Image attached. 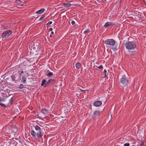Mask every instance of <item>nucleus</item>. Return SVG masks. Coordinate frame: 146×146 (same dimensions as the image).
Listing matches in <instances>:
<instances>
[{
	"label": "nucleus",
	"instance_id": "29",
	"mask_svg": "<svg viewBox=\"0 0 146 146\" xmlns=\"http://www.w3.org/2000/svg\"><path fill=\"white\" fill-rule=\"evenodd\" d=\"M52 21H50V22H49L48 23H47V25H50L51 24H52Z\"/></svg>",
	"mask_w": 146,
	"mask_h": 146
},
{
	"label": "nucleus",
	"instance_id": "9",
	"mask_svg": "<svg viewBox=\"0 0 146 146\" xmlns=\"http://www.w3.org/2000/svg\"><path fill=\"white\" fill-rule=\"evenodd\" d=\"M18 75L17 74H15L11 76V78L13 80L15 81H17L18 80Z\"/></svg>",
	"mask_w": 146,
	"mask_h": 146
},
{
	"label": "nucleus",
	"instance_id": "35",
	"mask_svg": "<svg viewBox=\"0 0 146 146\" xmlns=\"http://www.w3.org/2000/svg\"><path fill=\"white\" fill-rule=\"evenodd\" d=\"M51 34L52 35L53 34H54V32H52V31L51 32Z\"/></svg>",
	"mask_w": 146,
	"mask_h": 146
},
{
	"label": "nucleus",
	"instance_id": "2",
	"mask_svg": "<svg viewBox=\"0 0 146 146\" xmlns=\"http://www.w3.org/2000/svg\"><path fill=\"white\" fill-rule=\"evenodd\" d=\"M128 81L127 77L125 75L122 76L120 81L119 83L123 87H126L128 84Z\"/></svg>",
	"mask_w": 146,
	"mask_h": 146
},
{
	"label": "nucleus",
	"instance_id": "15",
	"mask_svg": "<svg viewBox=\"0 0 146 146\" xmlns=\"http://www.w3.org/2000/svg\"><path fill=\"white\" fill-rule=\"evenodd\" d=\"M15 3L18 5H21V2L19 0H16L15 1Z\"/></svg>",
	"mask_w": 146,
	"mask_h": 146
},
{
	"label": "nucleus",
	"instance_id": "12",
	"mask_svg": "<svg viewBox=\"0 0 146 146\" xmlns=\"http://www.w3.org/2000/svg\"><path fill=\"white\" fill-rule=\"evenodd\" d=\"M44 11V9H41L40 10L37 11L36 12V13L40 14L42 13Z\"/></svg>",
	"mask_w": 146,
	"mask_h": 146
},
{
	"label": "nucleus",
	"instance_id": "21",
	"mask_svg": "<svg viewBox=\"0 0 146 146\" xmlns=\"http://www.w3.org/2000/svg\"><path fill=\"white\" fill-rule=\"evenodd\" d=\"M45 16L44 15H42L40 18V20H44V18L45 17Z\"/></svg>",
	"mask_w": 146,
	"mask_h": 146
},
{
	"label": "nucleus",
	"instance_id": "36",
	"mask_svg": "<svg viewBox=\"0 0 146 146\" xmlns=\"http://www.w3.org/2000/svg\"><path fill=\"white\" fill-rule=\"evenodd\" d=\"M102 1H106V0H102Z\"/></svg>",
	"mask_w": 146,
	"mask_h": 146
},
{
	"label": "nucleus",
	"instance_id": "14",
	"mask_svg": "<svg viewBox=\"0 0 146 146\" xmlns=\"http://www.w3.org/2000/svg\"><path fill=\"white\" fill-rule=\"evenodd\" d=\"M81 66V64L79 63H77L75 65V67L77 68H79Z\"/></svg>",
	"mask_w": 146,
	"mask_h": 146
},
{
	"label": "nucleus",
	"instance_id": "26",
	"mask_svg": "<svg viewBox=\"0 0 146 146\" xmlns=\"http://www.w3.org/2000/svg\"><path fill=\"white\" fill-rule=\"evenodd\" d=\"M112 49L114 51H116L117 50V47L116 46L113 47V48H112Z\"/></svg>",
	"mask_w": 146,
	"mask_h": 146
},
{
	"label": "nucleus",
	"instance_id": "4",
	"mask_svg": "<svg viewBox=\"0 0 146 146\" xmlns=\"http://www.w3.org/2000/svg\"><path fill=\"white\" fill-rule=\"evenodd\" d=\"M105 42L106 44L109 45L111 46H115V42L113 39H110L106 40Z\"/></svg>",
	"mask_w": 146,
	"mask_h": 146
},
{
	"label": "nucleus",
	"instance_id": "13",
	"mask_svg": "<svg viewBox=\"0 0 146 146\" xmlns=\"http://www.w3.org/2000/svg\"><path fill=\"white\" fill-rule=\"evenodd\" d=\"M42 113L44 114H46L48 112L47 110L45 108L43 109L42 110Z\"/></svg>",
	"mask_w": 146,
	"mask_h": 146
},
{
	"label": "nucleus",
	"instance_id": "32",
	"mask_svg": "<svg viewBox=\"0 0 146 146\" xmlns=\"http://www.w3.org/2000/svg\"><path fill=\"white\" fill-rule=\"evenodd\" d=\"M52 30H53V29H52V28H50L49 29V30L50 31H52Z\"/></svg>",
	"mask_w": 146,
	"mask_h": 146
},
{
	"label": "nucleus",
	"instance_id": "25",
	"mask_svg": "<svg viewBox=\"0 0 146 146\" xmlns=\"http://www.w3.org/2000/svg\"><path fill=\"white\" fill-rule=\"evenodd\" d=\"M5 101V99L4 98H1L0 99V102H2L4 101Z\"/></svg>",
	"mask_w": 146,
	"mask_h": 146
},
{
	"label": "nucleus",
	"instance_id": "34",
	"mask_svg": "<svg viewBox=\"0 0 146 146\" xmlns=\"http://www.w3.org/2000/svg\"><path fill=\"white\" fill-rule=\"evenodd\" d=\"M106 76H107V74H105V75H104V78H105V77H106Z\"/></svg>",
	"mask_w": 146,
	"mask_h": 146
},
{
	"label": "nucleus",
	"instance_id": "27",
	"mask_svg": "<svg viewBox=\"0 0 146 146\" xmlns=\"http://www.w3.org/2000/svg\"><path fill=\"white\" fill-rule=\"evenodd\" d=\"M129 143H126L124 144V146H129Z\"/></svg>",
	"mask_w": 146,
	"mask_h": 146
},
{
	"label": "nucleus",
	"instance_id": "40",
	"mask_svg": "<svg viewBox=\"0 0 146 146\" xmlns=\"http://www.w3.org/2000/svg\"><path fill=\"white\" fill-rule=\"evenodd\" d=\"M132 146H134V145H133Z\"/></svg>",
	"mask_w": 146,
	"mask_h": 146
},
{
	"label": "nucleus",
	"instance_id": "18",
	"mask_svg": "<svg viewBox=\"0 0 146 146\" xmlns=\"http://www.w3.org/2000/svg\"><path fill=\"white\" fill-rule=\"evenodd\" d=\"M26 78H25V77L23 76L22 78V80H21V82H22L24 83L26 82Z\"/></svg>",
	"mask_w": 146,
	"mask_h": 146
},
{
	"label": "nucleus",
	"instance_id": "38",
	"mask_svg": "<svg viewBox=\"0 0 146 146\" xmlns=\"http://www.w3.org/2000/svg\"><path fill=\"white\" fill-rule=\"evenodd\" d=\"M1 82H0V85H1Z\"/></svg>",
	"mask_w": 146,
	"mask_h": 146
},
{
	"label": "nucleus",
	"instance_id": "11",
	"mask_svg": "<svg viewBox=\"0 0 146 146\" xmlns=\"http://www.w3.org/2000/svg\"><path fill=\"white\" fill-rule=\"evenodd\" d=\"M63 5L64 7L67 8L70 7L72 4L70 3V1H69L68 3H64Z\"/></svg>",
	"mask_w": 146,
	"mask_h": 146
},
{
	"label": "nucleus",
	"instance_id": "30",
	"mask_svg": "<svg viewBox=\"0 0 146 146\" xmlns=\"http://www.w3.org/2000/svg\"><path fill=\"white\" fill-rule=\"evenodd\" d=\"M71 23L72 25H74L75 24V22L74 21H72Z\"/></svg>",
	"mask_w": 146,
	"mask_h": 146
},
{
	"label": "nucleus",
	"instance_id": "28",
	"mask_svg": "<svg viewBox=\"0 0 146 146\" xmlns=\"http://www.w3.org/2000/svg\"><path fill=\"white\" fill-rule=\"evenodd\" d=\"M144 144V142L142 141L141 142V143L140 144V146H143Z\"/></svg>",
	"mask_w": 146,
	"mask_h": 146
},
{
	"label": "nucleus",
	"instance_id": "7",
	"mask_svg": "<svg viewBox=\"0 0 146 146\" xmlns=\"http://www.w3.org/2000/svg\"><path fill=\"white\" fill-rule=\"evenodd\" d=\"M102 102L100 101H97L94 103V105L96 107H99L101 105Z\"/></svg>",
	"mask_w": 146,
	"mask_h": 146
},
{
	"label": "nucleus",
	"instance_id": "1",
	"mask_svg": "<svg viewBox=\"0 0 146 146\" xmlns=\"http://www.w3.org/2000/svg\"><path fill=\"white\" fill-rule=\"evenodd\" d=\"M35 127L36 132L32 130L31 131V135L34 139H36L41 137L42 131L38 125L35 126Z\"/></svg>",
	"mask_w": 146,
	"mask_h": 146
},
{
	"label": "nucleus",
	"instance_id": "37",
	"mask_svg": "<svg viewBox=\"0 0 146 146\" xmlns=\"http://www.w3.org/2000/svg\"><path fill=\"white\" fill-rule=\"evenodd\" d=\"M77 5H76V4H75V5H73L74 6H76Z\"/></svg>",
	"mask_w": 146,
	"mask_h": 146
},
{
	"label": "nucleus",
	"instance_id": "23",
	"mask_svg": "<svg viewBox=\"0 0 146 146\" xmlns=\"http://www.w3.org/2000/svg\"><path fill=\"white\" fill-rule=\"evenodd\" d=\"M13 97L11 98L10 100V102H9V103H10L11 104H12V103H13Z\"/></svg>",
	"mask_w": 146,
	"mask_h": 146
},
{
	"label": "nucleus",
	"instance_id": "31",
	"mask_svg": "<svg viewBox=\"0 0 146 146\" xmlns=\"http://www.w3.org/2000/svg\"><path fill=\"white\" fill-rule=\"evenodd\" d=\"M104 75H105V74H106L107 71L106 70H104Z\"/></svg>",
	"mask_w": 146,
	"mask_h": 146
},
{
	"label": "nucleus",
	"instance_id": "10",
	"mask_svg": "<svg viewBox=\"0 0 146 146\" xmlns=\"http://www.w3.org/2000/svg\"><path fill=\"white\" fill-rule=\"evenodd\" d=\"M55 80L52 79H51L50 80H48V81L46 83V84L45 85V87H46V85L47 84H48L50 83H51L53 84H54L55 82Z\"/></svg>",
	"mask_w": 146,
	"mask_h": 146
},
{
	"label": "nucleus",
	"instance_id": "20",
	"mask_svg": "<svg viewBox=\"0 0 146 146\" xmlns=\"http://www.w3.org/2000/svg\"><path fill=\"white\" fill-rule=\"evenodd\" d=\"M52 75H53L52 73L51 72H49V73H48L46 74V75L48 76H51Z\"/></svg>",
	"mask_w": 146,
	"mask_h": 146
},
{
	"label": "nucleus",
	"instance_id": "22",
	"mask_svg": "<svg viewBox=\"0 0 146 146\" xmlns=\"http://www.w3.org/2000/svg\"><path fill=\"white\" fill-rule=\"evenodd\" d=\"M0 105L1 106H2V107H3L4 108H5L6 107V106L5 104H2V103H0Z\"/></svg>",
	"mask_w": 146,
	"mask_h": 146
},
{
	"label": "nucleus",
	"instance_id": "3",
	"mask_svg": "<svg viewBox=\"0 0 146 146\" xmlns=\"http://www.w3.org/2000/svg\"><path fill=\"white\" fill-rule=\"evenodd\" d=\"M125 46L127 49L133 50L135 48L136 45L133 41H129L125 44Z\"/></svg>",
	"mask_w": 146,
	"mask_h": 146
},
{
	"label": "nucleus",
	"instance_id": "5",
	"mask_svg": "<svg viewBox=\"0 0 146 146\" xmlns=\"http://www.w3.org/2000/svg\"><path fill=\"white\" fill-rule=\"evenodd\" d=\"M12 33V31L10 30L4 31L2 34V38H7L9 37Z\"/></svg>",
	"mask_w": 146,
	"mask_h": 146
},
{
	"label": "nucleus",
	"instance_id": "8",
	"mask_svg": "<svg viewBox=\"0 0 146 146\" xmlns=\"http://www.w3.org/2000/svg\"><path fill=\"white\" fill-rule=\"evenodd\" d=\"M115 25L114 23L111 22H107L104 25V27H109L111 26L112 25Z\"/></svg>",
	"mask_w": 146,
	"mask_h": 146
},
{
	"label": "nucleus",
	"instance_id": "24",
	"mask_svg": "<svg viewBox=\"0 0 146 146\" xmlns=\"http://www.w3.org/2000/svg\"><path fill=\"white\" fill-rule=\"evenodd\" d=\"M96 67L99 69H101L103 68V66L102 65H101L99 66H96Z\"/></svg>",
	"mask_w": 146,
	"mask_h": 146
},
{
	"label": "nucleus",
	"instance_id": "16",
	"mask_svg": "<svg viewBox=\"0 0 146 146\" xmlns=\"http://www.w3.org/2000/svg\"><path fill=\"white\" fill-rule=\"evenodd\" d=\"M46 80L45 79H43V80H42V83H41V86H45L44 85V84H46Z\"/></svg>",
	"mask_w": 146,
	"mask_h": 146
},
{
	"label": "nucleus",
	"instance_id": "39",
	"mask_svg": "<svg viewBox=\"0 0 146 146\" xmlns=\"http://www.w3.org/2000/svg\"><path fill=\"white\" fill-rule=\"evenodd\" d=\"M51 36H52V35H50V37H51Z\"/></svg>",
	"mask_w": 146,
	"mask_h": 146
},
{
	"label": "nucleus",
	"instance_id": "6",
	"mask_svg": "<svg viewBox=\"0 0 146 146\" xmlns=\"http://www.w3.org/2000/svg\"><path fill=\"white\" fill-rule=\"evenodd\" d=\"M101 112L100 111H94L92 114V117L94 118H95L97 116L99 115L101 113Z\"/></svg>",
	"mask_w": 146,
	"mask_h": 146
},
{
	"label": "nucleus",
	"instance_id": "17",
	"mask_svg": "<svg viewBox=\"0 0 146 146\" xmlns=\"http://www.w3.org/2000/svg\"><path fill=\"white\" fill-rule=\"evenodd\" d=\"M25 88V87L24 86V85H23L22 84H21L18 87V88L19 89H22Z\"/></svg>",
	"mask_w": 146,
	"mask_h": 146
},
{
	"label": "nucleus",
	"instance_id": "19",
	"mask_svg": "<svg viewBox=\"0 0 146 146\" xmlns=\"http://www.w3.org/2000/svg\"><path fill=\"white\" fill-rule=\"evenodd\" d=\"M90 32V30L89 29H87L84 32V33L85 34H88Z\"/></svg>",
	"mask_w": 146,
	"mask_h": 146
},
{
	"label": "nucleus",
	"instance_id": "33",
	"mask_svg": "<svg viewBox=\"0 0 146 146\" xmlns=\"http://www.w3.org/2000/svg\"><path fill=\"white\" fill-rule=\"evenodd\" d=\"M23 72H23V71H21V74H21H21H22L23 73Z\"/></svg>",
	"mask_w": 146,
	"mask_h": 146
}]
</instances>
